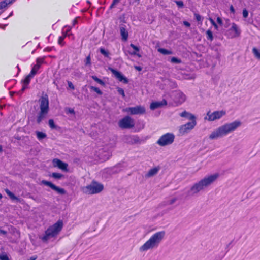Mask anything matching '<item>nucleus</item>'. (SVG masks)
Wrapping results in <instances>:
<instances>
[{
  "instance_id": "052dcab7",
  "label": "nucleus",
  "mask_w": 260,
  "mask_h": 260,
  "mask_svg": "<svg viewBox=\"0 0 260 260\" xmlns=\"http://www.w3.org/2000/svg\"><path fill=\"white\" fill-rule=\"evenodd\" d=\"M213 26H214V27H215V28L216 29H218V26H217V25L216 24V23H215V25L214 24V25H213Z\"/></svg>"
},
{
  "instance_id": "13d9d810",
  "label": "nucleus",
  "mask_w": 260,
  "mask_h": 260,
  "mask_svg": "<svg viewBox=\"0 0 260 260\" xmlns=\"http://www.w3.org/2000/svg\"><path fill=\"white\" fill-rule=\"evenodd\" d=\"M0 233L5 235L6 234V232L4 230H0Z\"/></svg>"
},
{
  "instance_id": "a18cd8bd",
  "label": "nucleus",
  "mask_w": 260,
  "mask_h": 260,
  "mask_svg": "<svg viewBox=\"0 0 260 260\" xmlns=\"http://www.w3.org/2000/svg\"><path fill=\"white\" fill-rule=\"evenodd\" d=\"M130 46L134 50V51H139V48L137 46L134 45L133 44H131L130 45Z\"/></svg>"
},
{
  "instance_id": "0eeeda50",
  "label": "nucleus",
  "mask_w": 260,
  "mask_h": 260,
  "mask_svg": "<svg viewBox=\"0 0 260 260\" xmlns=\"http://www.w3.org/2000/svg\"><path fill=\"white\" fill-rule=\"evenodd\" d=\"M175 136L172 133H167L161 136L157 142L161 146H165L172 144L174 141Z\"/></svg>"
},
{
  "instance_id": "393cba45",
  "label": "nucleus",
  "mask_w": 260,
  "mask_h": 260,
  "mask_svg": "<svg viewBox=\"0 0 260 260\" xmlns=\"http://www.w3.org/2000/svg\"><path fill=\"white\" fill-rule=\"evenodd\" d=\"M158 51L164 55H170L172 54V52L171 51L164 48H159L158 49Z\"/></svg>"
},
{
  "instance_id": "c03bdc74",
  "label": "nucleus",
  "mask_w": 260,
  "mask_h": 260,
  "mask_svg": "<svg viewBox=\"0 0 260 260\" xmlns=\"http://www.w3.org/2000/svg\"><path fill=\"white\" fill-rule=\"evenodd\" d=\"M120 0H113L112 4L110 6V8L114 7L116 4H118L120 2Z\"/></svg>"
},
{
  "instance_id": "f8f14e48",
  "label": "nucleus",
  "mask_w": 260,
  "mask_h": 260,
  "mask_svg": "<svg viewBox=\"0 0 260 260\" xmlns=\"http://www.w3.org/2000/svg\"><path fill=\"white\" fill-rule=\"evenodd\" d=\"M197 123L195 120H192L191 122L187 123L186 124L180 126L179 128V133L181 135L188 133L191 129H192L196 126Z\"/></svg>"
},
{
  "instance_id": "5fc2aeb1",
  "label": "nucleus",
  "mask_w": 260,
  "mask_h": 260,
  "mask_svg": "<svg viewBox=\"0 0 260 260\" xmlns=\"http://www.w3.org/2000/svg\"><path fill=\"white\" fill-rule=\"evenodd\" d=\"M68 112L71 114H74V110L73 109L69 108Z\"/></svg>"
},
{
  "instance_id": "864d4df0",
  "label": "nucleus",
  "mask_w": 260,
  "mask_h": 260,
  "mask_svg": "<svg viewBox=\"0 0 260 260\" xmlns=\"http://www.w3.org/2000/svg\"><path fill=\"white\" fill-rule=\"evenodd\" d=\"M230 10L231 12H232L233 13H235V9H234V7L232 5H231L230 6Z\"/></svg>"
},
{
  "instance_id": "f704fd0d",
  "label": "nucleus",
  "mask_w": 260,
  "mask_h": 260,
  "mask_svg": "<svg viewBox=\"0 0 260 260\" xmlns=\"http://www.w3.org/2000/svg\"><path fill=\"white\" fill-rule=\"evenodd\" d=\"M171 62L174 63H180L181 62V60L176 57H173L171 59Z\"/></svg>"
},
{
  "instance_id": "e2e57ef3",
  "label": "nucleus",
  "mask_w": 260,
  "mask_h": 260,
  "mask_svg": "<svg viewBox=\"0 0 260 260\" xmlns=\"http://www.w3.org/2000/svg\"><path fill=\"white\" fill-rule=\"evenodd\" d=\"M36 257H31L30 260H36Z\"/></svg>"
},
{
  "instance_id": "79ce46f5",
  "label": "nucleus",
  "mask_w": 260,
  "mask_h": 260,
  "mask_svg": "<svg viewBox=\"0 0 260 260\" xmlns=\"http://www.w3.org/2000/svg\"><path fill=\"white\" fill-rule=\"evenodd\" d=\"M0 260H9V259L7 255L0 254Z\"/></svg>"
},
{
  "instance_id": "c85d7f7f",
  "label": "nucleus",
  "mask_w": 260,
  "mask_h": 260,
  "mask_svg": "<svg viewBox=\"0 0 260 260\" xmlns=\"http://www.w3.org/2000/svg\"><path fill=\"white\" fill-rule=\"evenodd\" d=\"M90 89L91 91L95 92L98 94L101 95L103 94L102 91L98 87L91 86Z\"/></svg>"
},
{
  "instance_id": "e433bc0d",
  "label": "nucleus",
  "mask_w": 260,
  "mask_h": 260,
  "mask_svg": "<svg viewBox=\"0 0 260 260\" xmlns=\"http://www.w3.org/2000/svg\"><path fill=\"white\" fill-rule=\"evenodd\" d=\"M85 66H89L91 64V58L90 55H89L86 58V59L85 60Z\"/></svg>"
},
{
  "instance_id": "2eb2a0df",
  "label": "nucleus",
  "mask_w": 260,
  "mask_h": 260,
  "mask_svg": "<svg viewBox=\"0 0 260 260\" xmlns=\"http://www.w3.org/2000/svg\"><path fill=\"white\" fill-rule=\"evenodd\" d=\"M52 163L54 167H58L63 171H67L68 164L60 159L57 158L54 159L52 161Z\"/></svg>"
},
{
  "instance_id": "f3484780",
  "label": "nucleus",
  "mask_w": 260,
  "mask_h": 260,
  "mask_svg": "<svg viewBox=\"0 0 260 260\" xmlns=\"http://www.w3.org/2000/svg\"><path fill=\"white\" fill-rule=\"evenodd\" d=\"M112 72L114 75L115 77L119 80V81L121 82L123 81L124 83H128V80L127 78L123 76L120 72L114 69L112 70Z\"/></svg>"
},
{
  "instance_id": "680f3d73",
  "label": "nucleus",
  "mask_w": 260,
  "mask_h": 260,
  "mask_svg": "<svg viewBox=\"0 0 260 260\" xmlns=\"http://www.w3.org/2000/svg\"><path fill=\"white\" fill-rule=\"evenodd\" d=\"M3 151V147L2 146L0 145V152H2Z\"/></svg>"
},
{
  "instance_id": "72a5a7b5",
  "label": "nucleus",
  "mask_w": 260,
  "mask_h": 260,
  "mask_svg": "<svg viewBox=\"0 0 260 260\" xmlns=\"http://www.w3.org/2000/svg\"><path fill=\"white\" fill-rule=\"evenodd\" d=\"M100 52L102 54L106 57H108L110 54L109 52L104 48H100Z\"/></svg>"
},
{
  "instance_id": "603ef678",
  "label": "nucleus",
  "mask_w": 260,
  "mask_h": 260,
  "mask_svg": "<svg viewBox=\"0 0 260 260\" xmlns=\"http://www.w3.org/2000/svg\"><path fill=\"white\" fill-rule=\"evenodd\" d=\"M217 21L219 24H222V20L221 18L219 17H217Z\"/></svg>"
},
{
  "instance_id": "6e6d98bb",
  "label": "nucleus",
  "mask_w": 260,
  "mask_h": 260,
  "mask_svg": "<svg viewBox=\"0 0 260 260\" xmlns=\"http://www.w3.org/2000/svg\"><path fill=\"white\" fill-rule=\"evenodd\" d=\"M209 20L211 22V23L213 25H215V21L211 18H209Z\"/></svg>"
},
{
  "instance_id": "7ed1b4c3",
  "label": "nucleus",
  "mask_w": 260,
  "mask_h": 260,
  "mask_svg": "<svg viewBox=\"0 0 260 260\" xmlns=\"http://www.w3.org/2000/svg\"><path fill=\"white\" fill-rule=\"evenodd\" d=\"M166 235L164 231L157 232L153 234L150 238L139 248L140 252H145L158 247Z\"/></svg>"
},
{
  "instance_id": "8fccbe9b",
  "label": "nucleus",
  "mask_w": 260,
  "mask_h": 260,
  "mask_svg": "<svg viewBox=\"0 0 260 260\" xmlns=\"http://www.w3.org/2000/svg\"><path fill=\"white\" fill-rule=\"evenodd\" d=\"M137 51H134L131 52V54L132 55H137V56H138L139 57H141V55H140L139 54L137 53Z\"/></svg>"
},
{
  "instance_id": "6ab92c4d",
  "label": "nucleus",
  "mask_w": 260,
  "mask_h": 260,
  "mask_svg": "<svg viewBox=\"0 0 260 260\" xmlns=\"http://www.w3.org/2000/svg\"><path fill=\"white\" fill-rule=\"evenodd\" d=\"M33 77L34 76L32 75L29 74L25 77L24 80L23 81V84L21 90V92H23L26 88H28V85L30 83V80L33 78Z\"/></svg>"
},
{
  "instance_id": "f03ea898",
  "label": "nucleus",
  "mask_w": 260,
  "mask_h": 260,
  "mask_svg": "<svg viewBox=\"0 0 260 260\" xmlns=\"http://www.w3.org/2000/svg\"><path fill=\"white\" fill-rule=\"evenodd\" d=\"M241 124V122L238 120L225 123L212 131L209 138L211 140L222 138L237 129Z\"/></svg>"
},
{
  "instance_id": "423d86ee",
  "label": "nucleus",
  "mask_w": 260,
  "mask_h": 260,
  "mask_svg": "<svg viewBox=\"0 0 260 260\" xmlns=\"http://www.w3.org/2000/svg\"><path fill=\"white\" fill-rule=\"evenodd\" d=\"M104 189V186L96 181H92L89 185L83 187L82 191L87 194H93L101 192Z\"/></svg>"
},
{
  "instance_id": "473e14b6",
  "label": "nucleus",
  "mask_w": 260,
  "mask_h": 260,
  "mask_svg": "<svg viewBox=\"0 0 260 260\" xmlns=\"http://www.w3.org/2000/svg\"><path fill=\"white\" fill-rule=\"evenodd\" d=\"M252 52L256 57L260 59V52L255 48H253L252 49Z\"/></svg>"
},
{
  "instance_id": "ddd939ff",
  "label": "nucleus",
  "mask_w": 260,
  "mask_h": 260,
  "mask_svg": "<svg viewBox=\"0 0 260 260\" xmlns=\"http://www.w3.org/2000/svg\"><path fill=\"white\" fill-rule=\"evenodd\" d=\"M97 155L101 161H106L111 155V152L107 147H105L99 150Z\"/></svg>"
},
{
  "instance_id": "4d7b16f0",
  "label": "nucleus",
  "mask_w": 260,
  "mask_h": 260,
  "mask_svg": "<svg viewBox=\"0 0 260 260\" xmlns=\"http://www.w3.org/2000/svg\"><path fill=\"white\" fill-rule=\"evenodd\" d=\"M135 68L137 70L139 71H141V70H142V68H141V67H139V66H135Z\"/></svg>"
},
{
  "instance_id": "f257e3e1",
  "label": "nucleus",
  "mask_w": 260,
  "mask_h": 260,
  "mask_svg": "<svg viewBox=\"0 0 260 260\" xmlns=\"http://www.w3.org/2000/svg\"><path fill=\"white\" fill-rule=\"evenodd\" d=\"M219 177L218 173H215L205 177L194 183L187 191L188 196H193L201 191H204L214 182Z\"/></svg>"
},
{
  "instance_id": "7c9ffc66",
  "label": "nucleus",
  "mask_w": 260,
  "mask_h": 260,
  "mask_svg": "<svg viewBox=\"0 0 260 260\" xmlns=\"http://www.w3.org/2000/svg\"><path fill=\"white\" fill-rule=\"evenodd\" d=\"M207 38L208 40L212 41L213 40V36L212 31L210 30H208L206 31Z\"/></svg>"
},
{
  "instance_id": "0e129e2a",
  "label": "nucleus",
  "mask_w": 260,
  "mask_h": 260,
  "mask_svg": "<svg viewBox=\"0 0 260 260\" xmlns=\"http://www.w3.org/2000/svg\"><path fill=\"white\" fill-rule=\"evenodd\" d=\"M2 195L0 193V199H2Z\"/></svg>"
},
{
  "instance_id": "b1692460",
  "label": "nucleus",
  "mask_w": 260,
  "mask_h": 260,
  "mask_svg": "<svg viewBox=\"0 0 260 260\" xmlns=\"http://www.w3.org/2000/svg\"><path fill=\"white\" fill-rule=\"evenodd\" d=\"M15 0H4L0 2V10L6 7L8 4L12 3Z\"/></svg>"
},
{
  "instance_id": "39448f33",
  "label": "nucleus",
  "mask_w": 260,
  "mask_h": 260,
  "mask_svg": "<svg viewBox=\"0 0 260 260\" xmlns=\"http://www.w3.org/2000/svg\"><path fill=\"white\" fill-rule=\"evenodd\" d=\"M63 227V222L62 220H58L53 225L50 226L46 231L45 235L41 236L40 238L42 240L46 242L50 238L57 235L61 231Z\"/></svg>"
},
{
  "instance_id": "bf43d9fd",
  "label": "nucleus",
  "mask_w": 260,
  "mask_h": 260,
  "mask_svg": "<svg viewBox=\"0 0 260 260\" xmlns=\"http://www.w3.org/2000/svg\"><path fill=\"white\" fill-rule=\"evenodd\" d=\"M77 23V21L76 19H74L73 21V25H75Z\"/></svg>"
},
{
  "instance_id": "49530a36",
  "label": "nucleus",
  "mask_w": 260,
  "mask_h": 260,
  "mask_svg": "<svg viewBox=\"0 0 260 260\" xmlns=\"http://www.w3.org/2000/svg\"><path fill=\"white\" fill-rule=\"evenodd\" d=\"M68 86L70 88L74 90L75 89V87H74V85L73 84V83L70 82V81H68Z\"/></svg>"
},
{
  "instance_id": "a211bd4d",
  "label": "nucleus",
  "mask_w": 260,
  "mask_h": 260,
  "mask_svg": "<svg viewBox=\"0 0 260 260\" xmlns=\"http://www.w3.org/2000/svg\"><path fill=\"white\" fill-rule=\"evenodd\" d=\"M167 104V101L166 100H163L160 102H155L152 103L150 105V108L151 110H154L164 105H166Z\"/></svg>"
},
{
  "instance_id": "dca6fc26",
  "label": "nucleus",
  "mask_w": 260,
  "mask_h": 260,
  "mask_svg": "<svg viewBox=\"0 0 260 260\" xmlns=\"http://www.w3.org/2000/svg\"><path fill=\"white\" fill-rule=\"evenodd\" d=\"M229 30L233 32V34L231 36V38L238 37L240 35L241 30L238 25L234 23H232V27Z\"/></svg>"
},
{
  "instance_id": "1a4fd4ad",
  "label": "nucleus",
  "mask_w": 260,
  "mask_h": 260,
  "mask_svg": "<svg viewBox=\"0 0 260 260\" xmlns=\"http://www.w3.org/2000/svg\"><path fill=\"white\" fill-rule=\"evenodd\" d=\"M225 114L226 112L224 110L216 111L212 113L208 111L207 113V116L204 118V119L209 121H213L220 119Z\"/></svg>"
},
{
  "instance_id": "a19ab883",
  "label": "nucleus",
  "mask_w": 260,
  "mask_h": 260,
  "mask_svg": "<svg viewBox=\"0 0 260 260\" xmlns=\"http://www.w3.org/2000/svg\"><path fill=\"white\" fill-rule=\"evenodd\" d=\"M175 3L179 7L182 8L184 6L183 2L181 1H176Z\"/></svg>"
},
{
  "instance_id": "3c124183",
  "label": "nucleus",
  "mask_w": 260,
  "mask_h": 260,
  "mask_svg": "<svg viewBox=\"0 0 260 260\" xmlns=\"http://www.w3.org/2000/svg\"><path fill=\"white\" fill-rule=\"evenodd\" d=\"M183 24L185 26L188 27H190V24L188 22L186 21L183 22Z\"/></svg>"
},
{
  "instance_id": "c9c22d12",
  "label": "nucleus",
  "mask_w": 260,
  "mask_h": 260,
  "mask_svg": "<svg viewBox=\"0 0 260 260\" xmlns=\"http://www.w3.org/2000/svg\"><path fill=\"white\" fill-rule=\"evenodd\" d=\"M117 90L118 93L119 94L121 95L123 98H125V95L124 91L122 88H120V87H117Z\"/></svg>"
},
{
  "instance_id": "4c0bfd02",
  "label": "nucleus",
  "mask_w": 260,
  "mask_h": 260,
  "mask_svg": "<svg viewBox=\"0 0 260 260\" xmlns=\"http://www.w3.org/2000/svg\"><path fill=\"white\" fill-rule=\"evenodd\" d=\"M65 37H66V35L59 37V38L58 39V44L59 45H62V46L64 45L63 40H64Z\"/></svg>"
},
{
  "instance_id": "aec40b11",
  "label": "nucleus",
  "mask_w": 260,
  "mask_h": 260,
  "mask_svg": "<svg viewBox=\"0 0 260 260\" xmlns=\"http://www.w3.org/2000/svg\"><path fill=\"white\" fill-rule=\"evenodd\" d=\"M160 168L159 167H155L151 169L145 175V177L146 178H148L154 176L156 175L158 172Z\"/></svg>"
},
{
  "instance_id": "ea45409f",
  "label": "nucleus",
  "mask_w": 260,
  "mask_h": 260,
  "mask_svg": "<svg viewBox=\"0 0 260 260\" xmlns=\"http://www.w3.org/2000/svg\"><path fill=\"white\" fill-rule=\"evenodd\" d=\"M194 16L195 18L196 19V20L198 21H199V22L201 21L202 22L203 19H202V17L199 14L194 13Z\"/></svg>"
},
{
  "instance_id": "6e6552de",
  "label": "nucleus",
  "mask_w": 260,
  "mask_h": 260,
  "mask_svg": "<svg viewBox=\"0 0 260 260\" xmlns=\"http://www.w3.org/2000/svg\"><path fill=\"white\" fill-rule=\"evenodd\" d=\"M134 125V120L129 116H125L118 122V125L122 129L132 128Z\"/></svg>"
},
{
  "instance_id": "cd10ccee",
  "label": "nucleus",
  "mask_w": 260,
  "mask_h": 260,
  "mask_svg": "<svg viewBox=\"0 0 260 260\" xmlns=\"http://www.w3.org/2000/svg\"><path fill=\"white\" fill-rule=\"evenodd\" d=\"M91 78L92 79H93L95 82L100 84V85L102 86H105V83L101 79L98 78L96 76H92Z\"/></svg>"
},
{
  "instance_id": "58836bf2",
  "label": "nucleus",
  "mask_w": 260,
  "mask_h": 260,
  "mask_svg": "<svg viewBox=\"0 0 260 260\" xmlns=\"http://www.w3.org/2000/svg\"><path fill=\"white\" fill-rule=\"evenodd\" d=\"M44 58H38L36 60V65H38V67L40 68L41 65L43 63Z\"/></svg>"
},
{
  "instance_id": "c756f323",
  "label": "nucleus",
  "mask_w": 260,
  "mask_h": 260,
  "mask_svg": "<svg viewBox=\"0 0 260 260\" xmlns=\"http://www.w3.org/2000/svg\"><path fill=\"white\" fill-rule=\"evenodd\" d=\"M48 124L50 128L52 129H56L57 128V126L55 124L53 119L49 120Z\"/></svg>"
},
{
  "instance_id": "2f4dec72",
  "label": "nucleus",
  "mask_w": 260,
  "mask_h": 260,
  "mask_svg": "<svg viewBox=\"0 0 260 260\" xmlns=\"http://www.w3.org/2000/svg\"><path fill=\"white\" fill-rule=\"evenodd\" d=\"M51 176L55 179H59L61 178L63 176V175L58 173H53L51 175Z\"/></svg>"
},
{
  "instance_id": "bb28decb",
  "label": "nucleus",
  "mask_w": 260,
  "mask_h": 260,
  "mask_svg": "<svg viewBox=\"0 0 260 260\" xmlns=\"http://www.w3.org/2000/svg\"><path fill=\"white\" fill-rule=\"evenodd\" d=\"M39 69H40V67H38V65H36V64L34 65L29 74H31V75H32L33 76H34L37 74V73Z\"/></svg>"
},
{
  "instance_id": "20e7f679",
  "label": "nucleus",
  "mask_w": 260,
  "mask_h": 260,
  "mask_svg": "<svg viewBox=\"0 0 260 260\" xmlns=\"http://www.w3.org/2000/svg\"><path fill=\"white\" fill-rule=\"evenodd\" d=\"M39 102L40 111L37 116L36 120L38 124H40L45 119L49 110V99L47 95L41 96Z\"/></svg>"
},
{
  "instance_id": "9b49d317",
  "label": "nucleus",
  "mask_w": 260,
  "mask_h": 260,
  "mask_svg": "<svg viewBox=\"0 0 260 260\" xmlns=\"http://www.w3.org/2000/svg\"><path fill=\"white\" fill-rule=\"evenodd\" d=\"M124 112L129 113L132 115L143 114L145 112V108L141 106L134 107H127L123 109Z\"/></svg>"
},
{
  "instance_id": "37998d69",
  "label": "nucleus",
  "mask_w": 260,
  "mask_h": 260,
  "mask_svg": "<svg viewBox=\"0 0 260 260\" xmlns=\"http://www.w3.org/2000/svg\"><path fill=\"white\" fill-rule=\"evenodd\" d=\"M243 13V16L245 18H247L248 17V11L246 9H244L243 10V13Z\"/></svg>"
},
{
  "instance_id": "4be33fe9",
  "label": "nucleus",
  "mask_w": 260,
  "mask_h": 260,
  "mask_svg": "<svg viewBox=\"0 0 260 260\" xmlns=\"http://www.w3.org/2000/svg\"><path fill=\"white\" fill-rule=\"evenodd\" d=\"M180 116L182 117L187 118L191 120H195V117L192 114L186 111H184L180 113Z\"/></svg>"
},
{
  "instance_id": "de8ad7c7",
  "label": "nucleus",
  "mask_w": 260,
  "mask_h": 260,
  "mask_svg": "<svg viewBox=\"0 0 260 260\" xmlns=\"http://www.w3.org/2000/svg\"><path fill=\"white\" fill-rule=\"evenodd\" d=\"M170 86L172 88H174L177 87V84L175 82L173 81H170Z\"/></svg>"
},
{
  "instance_id": "09e8293b",
  "label": "nucleus",
  "mask_w": 260,
  "mask_h": 260,
  "mask_svg": "<svg viewBox=\"0 0 260 260\" xmlns=\"http://www.w3.org/2000/svg\"><path fill=\"white\" fill-rule=\"evenodd\" d=\"M176 201V198H173L169 201V204L172 205Z\"/></svg>"
},
{
  "instance_id": "5701e85b",
  "label": "nucleus",
  "mask_w": 260,
  "mask_h": 260,
  "mask_svg": "<svg viewBox=\"0 0 260 260\" xmlns=\"http://www.w3.org/2000/svg\"><path fill=\"white\" fill-rule=\"evenodd\" d=\"M5 191L7 194L11 198L12 200H16L17 201H20V200L18 198L15 196L11 191H10L9 189H5Z\"/></svg>"
},
{
  "instance_id": "9d476101",
  "label": "nucleus",
  "mask_w": 260,
  "mask_h": 260,
  "mask_svg": "<svg viewBox=\"0 0 260 260\" xmlns=\"http://www.w3.org/2000/svg\"><path fill=\"white\" fill-rule=\"evenodd\" d=\"M174 106H177L182 104L186 100L185 95L181 91H175L173 93Z\"/></svg>"
},
{
  "instance_id": "4468645a",
  "label": "nucleus",
  "mask_w": 260,
  "mask_h": 260,
  "mask_svg": "<svg viewBox=\"0 0 260 260\" xmlns=\"http://www.w3.org/2000/svg\"><path fill=\"white\" fill-rule=\"evenodd\" d=\"M41 184L50 187L53 190L56 191L58 193L60 194H64L66 193V190L62 188H60L53 183H52L51 182L43 180L41 181Z\"/></svg>"
},
{
  "instance_id": "a878e982",
  "label": "nucleus",
  "mask_w": 260,
  "mask_h": 260,
  "mask_svg": "<svg viewBox=\"0 0 260 260\" xmlns=\"http://www.w3.org/2000/svg\"><path fill=\"white\" fill-rule=\"evenodd\" d=\"M37 137L39 140H42L46 137L47 135L45 133L37 131L36 132Z\"/></svg>"
},
{
  "instance_id": "412c9836",
  "label": "nucleus",
  "mask_w": 260,
  "mask_h": 260,
  "mask_svg": "<svg viewBox=\"0 0 260 260\" xmlns=\"http://www.w3.org/2000/svg\"><path fill=\"white\" fill-rule=\"evenodd\" d=\"M120 35L122 37V40L125 41L127 40L128 38V32L126 30L125 26L123 25H121L120 27Z\"/></svg>"
}]
</instances>
